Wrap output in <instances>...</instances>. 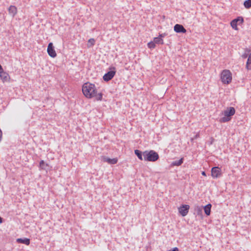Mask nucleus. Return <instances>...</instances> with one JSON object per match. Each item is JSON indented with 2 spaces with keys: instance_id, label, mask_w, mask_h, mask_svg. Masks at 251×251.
Returning a JSON list of instances; mask_svg holds the SVG:
<instances>
[{
  "instance_id": "nucleus-27",
  "label": "nucleus",
  "mask_w": 251,
  "mask_h": 251,
  "mask_svg": "<svg viewBox=\"0 0 251 251\" xmlns=\"http://www.w3.org/2000/svg\"><path fill=\"white\" fill-rule=\"evenodd\" d=\"M248 56V53H244L242 55V57L243 58H247Z\"/></svg>"
},
{
  "instance_id": "nucleus-9",
  "label": "nucleus",
  "mask_w": 251,
  "mask_h": 251,
  "mask_svg": "<svg viewBox=\"0 0 251 251\" xmlns=\"http://www.w3.org/2000/svg\"><path fill=\"white\" fill-rule=\"evenodd\" d=\"M47 52L50 56L52 58H55L57 54L54 50L52 43H50L47 48Z\"/></svg>"
},
{
  "instance_id": "nucleus-8",
  "label": "nucleus",
  "mask_w": 251,
  "mask_h": 251,
  "mask_svg": "<svg viewBox=\"0 0 251 251\" xmlns=\"http://www.w3.org/2000/svg\"><path fill=\"white\" fill-rule=\"evenodd\" d=\"M190 206L187 204H183L178 207V210L179 214L183 217L185 216L188 213Z\"/></svg>"
},
{
  "instance_id": "nucleus-28",
  "label": "nucleus",
  "mask_w": 251,
  "mask_h": 251,
  "mask_svg": "<svg viewBox=\"0 0 251 251\" xmlns=\"http://www.w3.org/2000/svg\"><path fill=\"white\" fill-rule=\"evenodd\" d=\"M201 174L204 176H206V173H205V172H202Z\"/></svg>"
},
{
  "instance_id": "nucleus-26",
  "label": "nucleus",
  "mask_w": 251,
  "mask_h": 251,
  "mask_svg": "<svg viewBox=\"0 0 251 251\" xmlns=\"http://www.w3.org/2000/svg\"><path fill=\"white\" fill-rule=\"evenodd\" d=\"M168 251H179V250L177 247H175L172 250H169Z\"/></svg>"
},
{
  "instance_id": "nucleus-13",
  "label": "nucleus",
  "mask_w": 251,
  "mask_h": 251,
  "mask_svg": "<svg viewBox=\"0 0 251 251\" xmlns=\"http://www.w3.org/2000/svg\"><path fill=\"white\" fill-rule=\"evenodd\" d=\"M8 12L10 15L14 17L17 13V9L15 6L10 5L8 8Z\"/></svg>"
},
{
  "instance_id": "nucleus-29",
  "label": "nucleus",
  "mask_w": 251,
  "mask_h": 251,
  "mask_svg": "<svg viewBox=\"0 0 251 251\" xmlns=\"http://www.w3.org/2000/svg\"><path fill=\"white\" fill-rule=\"evenodd\" d=\"M2 222V219L1 217H0V223H1Z\"/></svg>"
},
{
  "instance_id": "nucleus-6",
  "label": "nucleus",
  "mask_w": 251,
  "mask_h": 251,
  "mask_svg": "<svg viewBox=\"0 0 251 251\" xmlns=\"http://www.w3.org/2000/svg\"><path fill=\"white\" fill-rule=\"evenodd\" d=\"M110 69L111 70V71L106 73L103 76V79L105 81H108L112 79L116 74V68L115 67L111 68H110Z\"/></svg>"
},
{
  "instance_id": "nucleus-7",
  "label": "nucleus",
  "mask_w": 251,
  "mask_h": 251,
  "mask_svg": "<svg viewBox=\"0 0 251 251\" xmlns=\"http://www.w3.org/2000/svg\"><path fill=\"white\" fill-rule=\"evenodd\" d=\"M221 169L218 167H214L211 169V176L213 178H217L222 176Z\"/></svg>"
},
{
  "instance_id": "nucleus-17",
  "label": "nucleus",
  "mask_w": 251,
  "mask_h": 251,
  "mask_svg": "<svg viewBox=\"0 0 251 251\" xmlns=\"http://www.w3.org/2000/svg\"><path fill=\"white\" fill-rule=\"evenodd\" d=\"M153 41L155 43V44H161L163 45L164 44V40L163 39L161 38L159 36L157 37H155L153 39Z\"/></svg>"
},
{
  "instance_id": "nucleus-15",
  "label": "nucleus",
  "mask_w": 251,
  "mask_h": 251,
  "mask_svg": "<svg viewBox=\"0 0 251 251\" xmlns=\"http://www.w3.org/2000/svg\"><path fill=\"white\" fill-rule=\"evenodd\" d=\"M211 207L212 205L210 203L204 206L203 209L204 213L207 216H209L210 215Z\"/></svg>"
},
{
  "instance_id": "nucleus-11",
  "label": "nucleus",
  "mask_w": 251,
  "mask_h": 251,
  "mask_svg": "<svg viewBox=\"0 0 251 251\" xmlns=\"http://www.w3.org/2000/svg\"><path fill=\"white\" fill-rule=\"evenodd\" d=\"M0 77L3 82L9 81L10 78L8 74L4 72L3 70L2 71H0Z\"/></svg>"
},
{
  "instance_id": "nucleus-20",
  "label": "nucleus",
  "mask_w": 251,
  "mask_h": 251,
  "mask_svg": "<svg viewBox=\"0 0 251 251\" xmlns=\"http://www.w3.org/2000/svg\"><path fill=\"white\" fill-rule=\"evenodd\" d=\"M48 166H49V164L47 163H45L44 160H41L40 162L39 167L41 169L44 170L45 169L46 167Z\"/></svg>"
},
{
  "instance_id": "nucleus-18",
  "label": "nucleus",
  "mask_w": 251,
  "mask_h": 251,
  "mask_svg": "<svg viewBox=\"0 0 251 251\" xmlns=\"http://www.w3.org/2000/svg\"><path fill=\"white\" fill-rule=\"evenodd\" d=\"M134 152H135V154L137 156V157L140 160H143L142 152L141 151H140L139 150H135L134 151Z\"/></svg>"
},
{
  "instance_id": "nucleus-3",
  "label": "nucleus",
  "mask_w": 251,
  "mask_h": 251,
  "mask_svg": "<svg viewBox=\"0 0 251 251\" xmlns=\"http://www.w3.org/2000/svg\"><path fill=\"white\" fill-rule=\"evenodd\" d=\"M144 159L145 161L154 162L158 159V154L153 150L145 151L143 152Z\"/></svg>"
},
{
  "instance_id": "nucleus-22",
  "label": "nucleus",
  "mask_w": 251,
  "mask_h": 251,
  "mask_svg": "<svg viewBox=\"0 0 251 251\" xmlns=\"http://www.w3.org/2000/svg\"><path fill=\"white\" fill-rule=\"evenodd\" d=\"M195 211L198 215H201L202 213V208L201 206H197L195 208Z\"/></svg>"
},
{
  "instance_id": "nucleus-10",
  "label": "nucleus",
  "mask_w": 251,
  "mask_h": 251,
  "mask_svg": "<svg viewBox=\"0 0 251 251\" xmlns=\"http://www.w3.org/2000/svg\"><path fill=\"white\" fill-rule=\"evenodd\" d=\"M174 31L176 33H183L186 32V29L181 25L176 24L174 27Z\"/></svg>"
},
{
  "instance_id": "nucleus-14",
  "label": "nucleus",
  "mask_w": 251,
  "mask_h": 251,
  "mask_svg": "<svg viewBox=\"0 0 251 251\" xmlns=\"http://www.w3.org/2000/svg\"><path fill=\"white\" fill-rule=\"evenodd\" d=\"M16 241L18 243L24 244L27 246L30 244V239L26 238L24 239L18 238L16 239Z\"/></svg>"
},
{
  "instance_id": "nucleus-12",
  "label": "nucleus",
  "mask_w": 251,
  "mask_h": 251,
  "mask_svg": "<svg viewBox=\"0 0 251 251\" xmlns=\"http://www.w3.org/2000/svg\"><path fill=\"white\" fill-rule=\"evenodd\" d=\"M102 161L104 162H107L110 164H115L118 162V159L117 158H109L105 156H102L101 157Z\"/></svg>"
},
{
  "instance_id": "nucleus-21",
  "label": "nucleus",
  "mask_w": 251,
  "mask_h": 251,
  "mask_svg": "<svg viewBox=\"0 0 251 251\" xmlns=\"http://www.w3.org/2000/svg\"><path fill=\"white\" fill-rule=\"evenodd\" d=\"M95 43V40H94V39H93V38L90 39L88 41L87 47L90 48V47L93 46L94 45Z\"/></svg>"
},
{
  "instance_id": "nucleus-4",
  "label": "nucleus",
  "mask_w": 251,
  "mask_h": 251,
  "mask_svg": "<svg viewBox=\"0 0 251 251\" xmlns=\"http://www.w3.org/2000/svg\"><path fill=\"white\" fill-rule=\"evenodd\" d=\"M235 110L234 108L230 107L227 108L224 111V116L220 120L221 123H226L231 120V117L234 115Z\"/></svg>"
},
{
  "instance_id": "nucleus-1",
  "label": "nucleus",
  "mask_w": 251,
  "mask_h": 251,
  "mask_svg": "<svg viewBox=\"0 0 251 251\" xmlns=\"http://www.w3.org/2000/svg\"><path fill=\"white\" fill-rule=\"evenodd\" d=\"M82 92L87 99H94L97 101L102 100L103 93L100 92L94 84L86 82L82 87Z\"/></svg>"
},
{
  "instance_id": "nucleus-25",
  "label": "nucleus",
  "mask_w": 251,
  "mask_h": 251,
  "mask_svg": "<svg viewBox=\"0 0 251 251\" xmlns=\"http://www.w3.org/2000/svg\"><path fill=\"white\" fill-rule=\"evenodd\" d=\"M166 35H167V34L165 33H164L160 34L158 36L159 37H160L161 38L163 39V38L165 37Z\"/></svg>"
},
{
  "instance_id": "nucleus-23",
  "label": "nucleus",
  "mask_w": 251,
  "mask_h": 251,
  "mask_svg": "<svg viewBox=\"0 0 251 251\" xmlns=\"http://www.w3.org/2000/svg\"><path fill=\"white\" fill-rule=\"evenodd\" d=\"M148 47L150 49H154L156 46L154 41H151L148 43Z\"/></svg>"
},
{
  "instance_id": "nucleus-24",
  "label": "nucleus",
  "mask_w": 251,
  "mask_h": 251,
  "mask_svg": "<svg viewBox=\"0 0 251 251\" xmlns=\"http://www.w3.org/2000/svg\"><path fill=\"white\" fill-rule=\"evenodd\" d=\"M183 163V158H181L179 160L177 161H175V162H174L173 163V165L174 166H180V165L182 164V163Z\"/></svg>"
},
{
  "instance_id": "nucleus-19",
  "label": "nucleus",
  "mask_w": 251,
  "mask_h": 251,
  "mask_svg": "<svg viewBox=\"0 0 251 251\" xmlns=\"http://www.w3.org/2000/svg\"><path fill=\"white\" fill-rule=\"evenodd\" d=\"M244 6L247 9L251 7V0H246L244 2Z\"/></svg>"
},
{
  "instance_id": "nucleus-5",
  "label": "nucleus",
  "mask_w": 251,
  "mask_h": 251,
  "mask_svg": "<svg viewBox=\"0 0 251 251\" xmlns=\"http://www.w3.org/2000/svg\"><path fill=\"white\" fill-rule=\"evenodd\" d=\"M244 22V19L242 17H238L237 18L233 20L230 22V25L233 29L238 30L237 25H241Z\"/></svg>"
},
{
  "instance_id": "nucleus-16",
  "label": "nucleus",
  "mask_w": 251,
  "mask_h": 251,
  "mask_svg": "<svg viewBox=\"0 0 251 251\" xmlns=\"http://www.w3.org/2000/svg\"><path fill=\"white\" fill-rule=\"evenodd\" d=\"M246 68L248 70H251V52L248 56V58L246 64Z\"/></svg>"
},
{
  "instance_id": "nucleus-2",
  "label": "nucleus",
  "mask_w": 251,
  "mask_h": 251,
  "mask_svg": "<svg viewBox=\"0 0 251 251\" xmlns=\"http://www.w3.org/2000/svg\"><path fill=\"white\" fill-rule=\"evenodd\" d=\"M220 80L223 84L228 85L232 80V74L229 70L224 69L220 74Z\"/></svg>"
}]
</instances>
